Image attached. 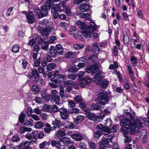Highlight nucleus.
<instances>
[{
  "mask_svg": "<svg viewBox=\"0 0 149 149\" xmlns=\"http://www.w3.org/2000/svg\"><path fill=\"white\" fill-rule=\"evenodd\" d=\"M129 118L130 120L128 118H125L123 122L120 123L121 126L122 125H123L120 129V131L123 132L125 143H130L132 141L131 137L127 135L129 133L133 134L135 133V131L138 132L140 129L146 124L143 119L142 118L135 120L133 116L131 114Z\"/></svg>",
  "mask_w": 149,
  "mask_h": 149,
  "instance_id": "1",
  "label": "nucleus"
},
{
  "mask_svg": "<svg viewBox=\"0 0 149 149\" xmlns=\"http://www.w3.org/2000/svg\"><path fill=\"white\" fill-rule=\"evenodd\" d=\"M76 24L79 26V27L82 30L88 29L89 31H91L92 32L95 31L98 28V26L95 25L94 22H91L89 26H87L85 23L79 20L77 22Z\"/></svg>",
  "mask_w": 149,
  "mask_h": 149,
  "instance_id": "2",
  "label": "nucleus"
},
{
  "mask_svg": "<svg viewBox=\"0 0 149 149\" xmlns=\"http://www.w3.org/2000/svg\"><path fill=\"white\" fill-rule=\"evenodd\" d=\"M58 107L55 105L52 106L45 104L43 106L42 111H47L51 113H55L58 112Z\"/></svg>",
  "mask_w": 149,
  "mask_h": 149,
  "instance_id": "3",
  "label": "nucleus"
},
{
  "mask_svg": "<svg viewBox=\"0 0 149 149\" xmlns=\"http://www.w3.org/2000/svg\"><path fill=\"white\" fill-rule=\"evenodd\" d=\"M33 139H35V140H31L30 141H26L20 143L18 146V148L19 149H30V147L29 146L33 142L35 143L37 140V138L36 136L33 135Z\"/></svg>",
  "mask_w": 149,
  "mask_h": 149,
  "instance_id": "4",
  "label": "nucleus"
},
{
  "mask_svg": "<svg viewBox=\"0 0 149 149\" xmlns=\"http://www.w3.org/2000/svg\"><path fill=\"white\" fill-rule=\"evenodd\" d=\"M27 76L30 79H34L33 81L34 83L37 82V70L36 68H33L31 70V71L29 72Z\"/></svg>",
  "mask_w": 149,
  "mask_h": 149,
  "instance_id": "5",
  "label": "nucleus"
},
{
  "mask_svg": "<svg viewBox=\"0 0 149 149\" xmlns=\"http://www.w3.org/2000/svg\"><path fill=\"white\" fill-rule=\"evenodd\" d=\"M110 93L109 92H101L97 95V99L102 100L107 102L110 99Z\"/></svg>",
  "mask_w": 149,
  "mask_h": 149,
  "instance_id": "6",
  "label": "nucleus"
},
{
  "mask_svg": "<svg viewBox=\"0 0 149 149\" xmlns=\"http://www.w3.org/2000/svg\"><path fill=\"white\" fill-rule=\"evenodd\" d=\"M59 112L61 118L63 119H66L69 118V113L65 108H62L59 109Z\"/></svg>",
  "mask_w": 149,
  "mask_h": 149,
  "instance_id": "7",
  "label": "nucleus"
},
{
  "mask_svg": "<svg viewBox=\"0 0 149 149\" xmlns=\"http://www.w3.org/2000/svg\"><path fill=\"white\" fill-rule=\"evenodd\" d=\"M98 69L97 66L96 65H92L91 66H87L86 69V71L88 73L93 74L97 72Z\"/></svg>",
  "mask_w": 149,
  "mask_h": 149,
  "instance_id": "8",
  "label": "nucleus"
},
{
  "mask_svg": "<svg viewBox=\"0 0 149 149\" xmlns=\"http://www.w3.org/2000/svg\"><path fill=\"white\" fill-rule=\"evenodd\" d=\"M52 30V28L47 26L39 30V33L43 36H47Z\"/></svg>",
  "mask_w": 149,
  "mask_h": 149,
  "instance_id": "9",
  "label": "nucleus"
},
{
  "mask_svg": "<svg viewBox=\"0 0 149 149\" xmlns=\"http://www.w3.org/2000/svg\"><path fill=\"white\" fill-rule=\"evenodd\" d=\"M71 137L76 141H80L83 139L82 134L78 132H76L70 134Z\"/></svg>",
  "mask_w": 149,
  "mask_h": 149,
  "instance_id": "10",
  "label": "nucleus"
},
{
  "mask_svg": "<svg viewBox=\"0 0 149 149\" xmlns=\"http://www.w3.org/2000/svg\"><path fill=\"white\" fill-rule=\"evenodd\" d=\"M28 22L31 24H33L35 21L34 16L33 12L29 11V13L26 16Z\"/></svg>",
  "mask_w": 149,
  "mask_h": 149,
  "instance_id": "11",
  "label": "nucleus"
},
{
  "mask_svg": "<svg viewBox=\"0 0 149 149\" xmlns=\"http://www.w3.org/2000/svg\"><path fill=\"white\" fill-rule=\"evenodd\" d=\"M101 72L99 71L97 72L94 78H93V81L95 82L98 83L103 78V76H101Z\"/></svg>",
  "mask_w": 149,
  "mask_h": 149,
  "instance_id": "12",
  "label": "nucleus"
},
{
  "mask_svg": "<svg viewBox=\"0 0 149 149\" xmlns=\"http://www.w3.org/2000/svg\"><path fill=\"white\" fill-rule=\"evenodd\" d=\"M79 10L83 12H86L90 9L89 6L86 3L81 4L79 7Z\"/></svg>",
  "mask_w": 149,
  "mask_h": 149,
  "instance_id": "13",
  "label": "nucleus"
},
{
  "mask_svg": "<svg viewBox=\"0 0 149 149\" xmlns=\"http://www.w3.org/2000/svg\"><path fill=\"white\" fill-rule=\"evenodd\" d=\"M87 116L88 119L95 121L99 120V118L98 116L91 112H88L87 113Z\"/></svg>",
  "mask_w": 149,
  "mask_h": 149,
  "instance_id": "14",
  "label": "nucleus"
},
{
  "mask_svg": "<svg viewBox=\"0 0 149 149\" xmlns=\"http://www.w3.org/2000/svg\"><path fill=\"white\" fill-rule=\"evenodd\" d=\"M51 145L53 147H55L57 148H60L61 145L60 142L55 140H52L51 142Z\"/></svg>",
  "mask_w": 149,
  "mask_h": 149,
  "instance_id": "15",
  "label": "nucleus"
},
{
  "mask_svg": "<svg viewBox=\"0 0 149 149\" xmlns=\"http://www.w3.org/2000/svg\"><path fill=\"white\" fill-rule=\"evenodd\" d=\"M79 15L81 18H85V20L89 21L91 20V18H90L91 16L88 13H80L79 14Z\"/></svg>",
  "mask_w": 149,
  "mask_h": 149,
  "instance_id": "16",
  "label": "nucleus"
},
{
  "mask_svg": "<svg viewBox=\"0 0 149 149\" xmlns=\"http://www.w3.org/2000/svg\"><path fill=\"white\" fill-rule=\"evenodd\" d=\"M49 53L51 56L53 58L56 57L58 54L55 50V47L53 46H52L50 47L49 49Z\"/></svg>",
  "mask_w": 149,
  "mask_h": 149,
  "instance_id": "17",
  "label": "nucleus"
},
{
  "mask_svg": "<svg viewBox=\"0 0 149 149\" xmlns=\"http://www.w3.org/2000/svg\"><path fill=\"white\" fill-rule=\"evenodd\" d=\"M55 49L57 53L59 55H61L63 54V50L61 45L58 44L56 45Z\"/></svg>",
  "mask_w": 149,
  "mask_h": 149,
  "instance_id": "18",
  "label": "nucleus"
},
{
  "mask_svg": "<svg viewBox=\"0 0 149 149\" xmlns=\"http://www.w3.org/2000/svg\"><path fill=\"white\" fill-rule=\"evenodd\" d=\"M60 141L66 144H69L72 143L71 140L69 138L66 137L61 138Z\"/></svg>",
  "mask_w": 149,
  "mask_h": 149,
  "instance_id": "19",
  "label": "nucleus"
},
{
  "mask_svg": "<svg viewBox=\"0 0 149 149\" xmlns=\"http://www.w3.org/2000/svg\"><path fill=\"white\" fill-rule=\"evenodd\" d=\"M65 130L62 129L57 132L56 136L57 137H61L65 136Z\"/></svg>",
  "mask_w": 149,
  "mask_h": 149,
  "instance_id": "20",
  "label": "nucleus"
},
{
  "mask_svg": "<svg viewBox=\"0 0 149 149\" xmlns=\"http://www.w3.org/2000/svg\"><path fill=\"white\" fill-rule=\"evenodd\" d=\"M63 125L66 128H69L70 129L74 128L73 124L68 121H66L64 122Z\"/></svg>",
  "mask_w": 149,
  "mask_h": 149,
  "instance_id": "21",
  "label": "nucleus"
},
{
  "mask_svg": "<svg viewBox=\"0 0 149 149\" xmlns=\"http://www.w3.org/2000/svg\"><path fill=\"white\" fill-rule=\"evenodd\" d=\"M52 100L54 101L55 103L57 104L60 105L61 104L60 98L58 95L52 97Z\"/></svg>",
  "mask_w": 149,
  "mask_h": 149,
  "instance_id": "22",
  "label": "nucleus"
},
{
  "mask_svg": "<svg viewBox=\"0 0 149 149\" xmlns=\"http://www.w3.org/2000/svg\"><path fill=\"white\" fill-rule=\"evenodd\" d=\"M76 55V52H72L71 51H68L65 54V57L66 58H73Z\"/></svg>",
  "mask_w": 149,
  "mask_h": 149,
  "instance_id": "23",
  "label": "nucleus"
},
{
  "mask_svg": "<svg viewBox=\"0 0 149 149\" xmlns=\"http://www.w3.org/2000/svg\"><path fill=\"white\" fill-rule=\"evenodd\" d=\"M37 37H36L35 38H33L32 39L30 40L28 43V45L30 46H34L36 45V40L37 39Z\"/></svg>",
  "mask_w": 149,
  "mask_h": 149,
  "instance_id": "24",
  "label": "nucleus"
},
{
  "mask_svg": "<svg viewBox=\"0 0 149 149\" xmlns=\"http://www.w3.org/2000/svg\"><path fill=\"white\" fill-rule=\"evenodd\" d=\"M79 70V69L77 68L74 66L69 65L68 71L69 73L72 72L75 73L77 72Z\"/></svg>",
  "mask_w": 149,
  "mask_h": 149,
  "instance_id": "25",
  "label": "nucleus"
},
{
  "mask_svg": "<svg viewBox=\"0 0 149 149\" xmlns=\"http://www.w3.org/2000/svg\"><path fill=\"white\" fill-rule=\"evenodd\" d=\"M141 137L143 139L142 142L145 143L146 141V139L147 137V131L145 130H143L141 132Z\"/></svg>",
  "mask_w": 149,
  "mask_h": 149,
  "instance_id": "26",
  "label": "nucleus"
},
{
  "mask_svg": "<svg viewBox=\"0 0 149 149\" xmlns=\"http://www.w3.org/2000/svg\"><path fill=\"white\" fill-rule=\"evenodd\" d=\"M25 114L22 112L20 114L18 118V120L20 123H23L24 121Z\"/></svg>",
  "mask_w": 149,
  "mask_h": 149,
  "instance_id": "27",
  "label": "nucleus"
},
{
  "mask_svg": "<svg viewBox=\"0 0 149 149\" xmlns=\"http://www.w3.org/2000/svg\"><path fill=\"white\" fill-rule=\"evenodd\" d=\"M52 124L54 125V127H59L61 125L60 120L57 118L55 119L54 121H53L52 122Z\"/></svg>",
  "mask_w": 149,
  "mask_h": 149,
  "instance_id": "28",
  "label": "nucleus"
},
{
  "mask_svg": "<svg viewBox=\"0 0 149 149\" xmlns=\"http://www.w3.org/2000/svg\"><path fill=\"white\" fill-rule=\"evenodd\" d=\"M83 35L86 38L90 39L91 38V34L88 31H83L82 32Z\"/></svg>",
  "mask_w": 149,
  "mask_h": 149,
  "instance_id": "29",
  "label": "nucleus"
},
{
  "mask_svg": "<svg viewBox=\"0 0 149 149\" xmlns=\"http://www.w3.org/2000/svg\"><path fill=\"white\" fill-rule=\"evenodd\" d=\"M66 4L64 2H61L58 4V10L60 11H63L65 6Z\"/></svg>",
  "mask_w": 149,
  "mask_h": 149,
  "instance_id": "30",
  "label": "nucleus"
},
{
  "mask_svg": "<svg viewBox=\"0 0 149 149\" xmlns=\"http://www.w3.org/2000/svg\"><path fill=\"white\" fill-rule=\"evenodd\" d=\"M20 47L18 45H14L12 49V52L16 53L19 52Z\"/></svg>",
  "mask_w": 149,
  "mask_h": 149,
  "instance_id": "31",
  "label": "nucleus"
},
{
  "mask_svg": "<svg viewBox=\"0 0 149 149\" xmlns=\"http://www.w3.org/2000/svg\"><path fill=\"white\" fill-rule=\"evenodd\" d=\"M56 66V65L54 63H50L48 64L46 68V69L49 70H51L53 69Z\"/></svg>",
  "mask_w": 149,
  "mask_h": 149,
  "instance_id": "32",
  "label": "nucleus"
},
{
  "mask_svg": "<svg viewBox=\"0 0 149 149\" xmlns=\"http://www.w3.org/2000/svg\"><path fill=\"white\" fill-rule=\"evenodd\" d=\"M84 119V116L81 115H78L77 116V118L74 120V121L76 123L79 124Z\"/></svg>",
  "mask_w": 149,
  "mask_h": 149,
  "instance_id": "33",
  "label": "nucleus"
},
{
  "mask_svg": "<svg viewBox=\"0 0 149 149\" xmlns=\"http://www.w3.org/2000/svg\"><path fill=\"white\" fill-rule=\"evenodd\" d=\"M22 68L24 70H26L27 69V66L28 64V63L27 61L24 59H22Z\"/></svg>",
  "mask_w": 149,
  "mask_h": 149,
  "instance_id": "34",
  "label": "nucleus"
},
{
  "mask_svg": "<svg viewBox=\"0 0 149 149\" xmlns=\"http://www.w3.org/2000/svg\"><path fill=\"white\" fill-rule=\"evenodd\" d=\"M102 134V132H99V131H96L94 133V138L95 139H98L100 137L101 135Z\"/></svg>",
  "mask_w": 149,
  "mask_h": 149,
  "instance_id": "35",
  "label": "nucleus"
},
{
  "mask_svg": "<svg viewBox=\"0 0 149 149\" xmlns=\"http://www.w3.org/2000/svg\"><path fill=\"white\" fill-rule=\"evenodd\" d=\"M69 111L70 113L71 114H77L79 113V110L78 108H74L70 109Z\"/></svg>",
  "mask_w": 149,
  "mask_h": 149,
  "instance_id": "36",
  "label": "nucleus"
},
{
  "mask_svg": "<svg viewBox=\"0 0 149 149\" xmlns=\"http://www.w3.org/2000/svg\"><path fill=\"white\" fill-rule=\"evenodd\" d=\"M92 47L93 50L95 52H97L99 51L100 48L97 43L95 42L93 43Z\"/></svg>",
  "mask_w": 149,
  "mask_h": 149,
  "instance_id": "37",
  "label": "nucleus"
},
{
  "mask_svg": "<svg viewBox=\"0 0 149 149\" xmlns=\"http://www.w3.org/2000/svg\"><path fill=\"white\" fill-rule=\"evenodd\" d=\"M58 78L60 82H61V83H62V82H64L67 79L66 76L63 74H60Z\"/></svg>",
  "mask_w": 149,
  "mask_h": 149,
  "instance_id": "38",
  "label": "nucleus"
},
{
  "mask_svg": "<svg viewBox=\"0 0 149 149\" xmlns=\"http://www.w3.org/2000/svg\"><path fill=\"white\" fill-rule=\"evenodd\" d=\"M64 82V85L65 86H71L72 85H74L73 84V81L70 80L66 81L65 80Z\"/></svg>",
  "mask_w": 149,
  "mask_h": 149,
  "instance_id": "39",
  "label": "nucleus"
},
{
  "mask_svg": "<svg viewBox=\"0 0 149 149\" xmlns=\"http://www.w3.org/2000/svg\"><path fill=\"white\" fill-rule=\"evenodd\" d=\"M109 82L108 81L104 79L100 84V86L102 87L105 88L108 86Z\"/></svg>",
  "mask_w": 149,
  "mask_h": 149,
  "instance_id": "40",
  "label": "nucleus"
},
{
  "mask_svg": "<svg viewBox=\"0 0 149 149\" xmlns=\"http://www.w3.org/2000/svg\"><path fill=\"white\" fill-rule=\"evenodd\" d=\"M53 3V0H47L46 2L45 5L48 8H50Z\"/></svg>",
  "mask_w": 149,
  "mask_h": 149,
  "instance_id": "41",
  "label": "nucleus"
},
{
  "mask_svg": "<svg viewBox=\"0 0 149 149\" xmlns=\"http://www.w3.org/2000/svg\"><path fill=\"white\" fill-rule=\"evenodd\" d=\"M88 144L91 149H95L96 148V144L94 142L90 141L88 142Z\"/></svg>",
  "mask_w": 149,
  "mask_h": 149,
  "instance_id": "42",
  "label": "nucleus"
},
{
  "mask_svg": "<svg viewBox=\"0 0 149 149\" xmlns=\"http://www.w3.org/2000/svg\"><path fill=\"white\" fill-rule=\"evenodd\" d=\"M20 140V138L18 135H14V136H13L11 139V140L13 142H17Z\"/></svg>",
  "mask_w": 149,
  "mask_h": 149,
  "instance_id": "43",
  "label": "nucleus"
},
{
  "mask_svg": "<svg viewBox=\"0 0 149 149\" xmlns=\"http://www.w3.org/2000/svg\"><path fill=\"white\" fill-rule=\"evenodd\" d=\"M58 8V4H54L51 9V11L53 13L55 12L56 11H59Z\"/></svg>",
  "mask_w": 149,
  "mask_h": 149,
  "instance_id": "44",
  "label": "nucleus"
},
{
  "mask_svg": "<svg viewBox=\"0 0 149 149\" xmlns=\"http://www.w3.org/2000/svg\"><path fill=\"white\" fill-rule=\"evenodd\" d=\"M130 60L132 62L133 65L134 66H135L137 65V60L136 58L133 56H132Z\"/></svg>",
  "mask_w": 149,
  "mask_h": 149,
  "instance_id": "45",
  "label": "nucleus"
},
{
  "mask_svg": "<svg viewBox=\"0 0 149 149\" xmlns=\"http://www.w3.org/2000/svg\"><path fill=\"white\" fill-rule=\"evenodd\" d=\"M98 57V55L97 54H95L94 55H92L88 58L89 60L92 62L95 61Z\"/></svg>",
  "mask_w": 149,
  "mask_h": 149,
  "instance_id": "46",
  "label": "nucleus"
},
{
  "mask_svg": "<svg viewBox=\"0 0 149 149\" xmlns=\"http://www.w3.org/2000/svg\"><path fill=\"white\" fill-rule=\"evenodd\" d=\"M84 47V45L83 44H75L73 46V48L75 50L81 49L83 48Z\"/></svg>",
  "mask_w": 149,
  "mask_h": 149,
  "instance_id": "47",
  "label": "nucleus"
},
{
  "mask_svg": "<svg viewBox=\"0 0 149 149\" xmlns=\"http://www.w3.org/2000/svg\"><path fill=\"white\" fill-rule=\"evenodd\" d=\"M50 8H48L45 5H42L41 7V9L42 11L45 12V14L48 13V11L49 10Z\"/></svg>",
  "mask_w": 149,
  "mask_h": 149,
  "instance_id": "48",
  "label": "nucleus"
},
{
  "mask_svg": "<svg viewBox=\"0 0 149 149\" xmlns=\"http://www.w3.org/2000/svg\"><path fill=\"white\" fill-rule=\"evenodd\" d=\"M104 127L103 125L101 123L98 124L96 127V130L97 131L99 132H102L103 129H104Z\"/></svg>",
  "mask_w": 149,
  "mask_h": 149,
  "instance_id": "49",
  "label": "nucleus"
},
{
  "mask_svg": "<svg viewBox=\"0 0 149 149\" xmlns=\"http://www.w3.org/2000/svg\"><path fill=\"white\" fill-rule=\"evenodd\" d=\"M102 133L105 135H109L110 133V130L108 127H104L102 131Z\"/></svg>",
  "mask_w": 149,
  "mask_h": 149,
  "instance_id": "50",
  "label": "nucleus"
},
{
  "mask_svg": "<svg viewBox=\"0 0 149 149\" xmlns=\"http://www.w3.org/2000/svg\"><path fill=\"white\" fill-rule=\"evenodd\" d=\"M91 109L93 110H100L101 108L100 105H92L91 107Z\"/></svg>",
  "mask_w": 149,
  "mask_h": 149,
  "instance_id": "51",
  "label": "nucleus"
},
{
  "mask_svg": "<svg viewBox=\"0 0 149 149\" xmlns=\"http://www.w3.org/2000/svg\"><path fill=\"white\" fill-rule=\"evenodd\" d=\"M32 121H33V120L31 119L30 120H27L24 123V125L30 127L33 125Z\"/></svg>",
  "mask_w": 149,
  "mask_h": 149,
  "instance_id": "52",
  "label": "nucleus"
},
{
  "mask_svg": "<svg viewBox=\"0 0 149 149\" xmlns=\"http://www.w3.org/2000/svg\"><path fill=\"white\" fill-rule=\"evenodd\" d=\"M33 113L32 109L30 106H29L27 108L26 114L29 116H31Z\"/></svg>",
  "mask_w": 149,
  "mask_h": 149,
  "instance_id": "53",
  "label": "nucleus"
},
{
  "mask_svg": "<svg viewBox=\"0 0 149 149\" xmlns=\"http://www.w3.org/2000/svg\"><path fill=\"white\" fill-rule=\"evenodd\" d=\"M51 130V129L50 126L47 124L46 125V127L44 128L45 132L47 133H49Z\"/></svg>",
  "mask_w": 149,
  "mask_h": 149,
  "instance_id": "54",
  "label": "nucleus"
},
{
  "mask_svg": "<svg viewBox=\"0 0 149 149\" xmlns=\"http://www.w3.org/2000/svg\"><path fill=\"white\" fill-rule=\"evenodd\" d=\"M105 124L107 127H110L112 125V121L110 119L107 118L106 120Z\"/></svg>",
  "mask_w": 149,
  "mask_h": 149,
  "instance_id": "55",
  "label": "nucleus"
},
{
  "mask_svg": "<svg viewBox=\"0 0 149 149\" xmlns=\"http://www.w3.org/2000/svg\"><path fill=\"white\" fill-rule=\"evenodd\" d=\"M60 26L64 29L66 30L67 29L68 26V24L67 23L62 22L60 24Z\"/></svg>",
  "mask_w": 149,
  "mask_h": 149,
  "instance_id": "56",
  "label": "nucleus"
},
{
  "mask_svg": "<svg viewBox=\"0 0 149 149\" xmlns=\"http://www.w3.org/2000/svg\"><path fill=\"white\" fill-rule=\"evenodd\" d=\"M123 40L125 44H128L129 42V36L126 34H124L123 37Z\"/></svg>",
  "mask_w": 149,
  "mask_h": 149,
  "instance_id": "57",
  "label": "nucleus"
},
{
  "mask_svg": "<svg viewBox=\"0 0 149 149\" xmlns=\"http://www.w3.org/2000/svg\"><path fill=\"white\" fill-rule=\"evenodd\" d=\"M49 22L48 20L44 19L39 21V23L42 26H45L47 25V24L49 23Z\"/></svg>",
  "mask_w": 149,
  "mask_h": 149,
  "instance_id": "58",
  "label": "nucleus"
},
{
  "mask_svg": "<svg viewBox=\"0 0 149 149\" xmlns=\"http://www.w3.org/2000/svg\"><path fill=\"white\" fill-rule=\"evenodd\" d=\"M65 7L64 8L65 11V13L68 15H69L70 14V10L69 8L66 4Z\"/></svg>",
  "mask_w": 149,
  "mask_h": 149,
  "instance_id": "59",
  "label": "nucleus"
},
{
  "mask_svg": "<svg viewBox=\"0 0 149 149\" xmlns=\"http://www.w3.org/2000/svg\"><path fill=\"white\" fill-rule=\"evenodd\" d=\"M31 90L34 92V94H35L37 93V85H33L31 88Z\"/></svg>",
  "mask_w": 149,
  "mask_h": 149,
  "instance_id": "60",
  "label": "nucleus"
},
{
  "mask_svg": "<svg viewBox=\"0 0 149 149\" xmlns=\"http://www.w3.org/2000/svg\"><path fill=\"white\" fill-rule=\"evenodd\" d=\"M38 115H40V116L42 117V119H44L46 118L47 115L44 113H41L40 110L38 109Z\"/></svg>",
  "mask_w": 149,
  "mask_h": 149,
  "instance_id": "61",
  "label": "nucleus"
},
{
  "mask_svg": "<svg viewBox=\"0 0 149 149\" xmlns=\"http://www.w3.org/2000/svg\"><path fill=\"white\" fill-rule=\"evenodd\" d=\"M113 54L115 56H117L118 54V51L117 47L116 46H114L113 47Z\"/></svg>",
  "mask_w": 149,
  "mask_h": 149,
  "instance_id": "62",
  "label": "nucleus"
},
{
  "mask_svg": "<svg viewBox=\"0 0 149 149\" xmlns=\"http://www.w3.org/2000/svg\"><path fill=\"white\" fill-rule=\"evenodd\" d=\"M76 76L74 74H69L68 76V77L69 79L72 80H74L76 78Z\"/></svg>",
  "mask_w": 149,
  "mask_h": 149,
  "instance_id": "63",
  "label": "nucleus"
},
{
  "mask_svg": "<svg viewBox=\"0 0 149 149\" xmlns=\"http://www.w3.org/2000/svg\"><path fill=\"white\" fill-rule=\"evenodd\" d=\"M75 100L77 103H79L82 101V98L80 95L77 96L75 98Z\"/></svg>",
  "mask_w": 149,
  "mask_h": 149,
  "instance_id": "64",
  "label": "nucleus"
}]
</instances>
